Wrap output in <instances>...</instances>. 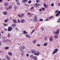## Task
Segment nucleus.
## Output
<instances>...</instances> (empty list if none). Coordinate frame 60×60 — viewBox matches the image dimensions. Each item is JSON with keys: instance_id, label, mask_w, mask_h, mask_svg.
I'll return each instance as SVG.
<instances>
[{"instance_id": "nucleus-1", "label": "nucleus", "mask_w": 60, "mask_h": 60, "mask_svg": "<svg viewBox=\"0 0 60 60\" xmlns=\"http://www.w3.org/2000/svg\"><path fill=\"white\" fill-rule=\"evenodd\" d=\"M25 47L24 46H22L20 47V51L21 52H23V49H25Z\"/></svg>"}, {"instance_id": "nucleus-2", "label": "nucleus", "mask_w": 60, "mask_h": 60, "mask_svg": "<svg viewBox=\"0 0 60 60\" xmlns=\"http://www.w3.org/2000/svg\"><path fill=\"white\" fill-rule=\"evenodd\" d=\"M12 30V27H11L10 26L8 27V30L9 32H10L11 31V30Z\"/></svg>"}, {"instance_id": "nucleus-3", "label": "nucleus", "mask_w": 60, "mask_h": 60, "mask_svg": "<svg viewBox=\"0 0 60 60\" xmlns=\"http://www.w3.org/2000/svg\"><path fill=\"white\" fill-rule=\"evenodd\" d=\"M58 49H55L54 50V51L52 53V54H54L55 53H57V51H58Z\"/></svg>"}, {"instance_id": "nucleus-4", "label": "nucleus", "mask_w": 60, "mask_h": 60, "mask_svg": "<svg viewBox=\"0 0 60 60\" xmlns=\"http://www.w3.org/2000/svg\"><path fill=\"white\" fill-rule=\"evenodd\" d=\"M34 20L35 21H37V16L36 15H35L34 16Z\"/></svg>"}, {"instance_id": "nucleus-5", "label": "nucleus", "mask_w": 60, "mask_h": 60, "mask_svg": "<svg viewBox=\"0 0 60 60\" xmlns=\"http://www.w3.org/2000/svg\"><path fill=\"white\" fill-rule=\"evenodd\" d=\"M21 22L22 23H24L26 21V20L25 19H22L21 20Z\"/></svg>"}, {"instance_id": "nucleus-6", "label": "nucleus", "mask_w": 60, "mask_h": 60, "mask_svg": "<svg viewBox=\"0 0 60 60\" xmlns=\"http://www.w3.org/2000/svg\"><path fill=\"white\" fill-rule=\"evenodd\" d=\"M31 52L33 54H34L36 53V51L35 50H31Z\"/></svg>"}, {"instance_id": "nucleus-7", "label": "nucleus", "mask_w": 60, "mask_h": 60, "mask_svg": "<svg viewBox=\"0 0 60 60\" xmlns=\"http://www.w3.org/2000/svg\"><path fill=\"white\" fill-rule=\"evenodd\" d=\"M59 33V29H57V31L56 32V34H58Z\"/></svg>"}, {"instance_id": "nucleus-8", "label": "nucleus", "mask_w": 60, "mask_h": 60, "mask_svg": "<svg viewBox=\"0 0 60 60\" xmlns=\"http://www.w3.org/2000/svg\"><path fill=\"white\" fill-rule=\"evenodd\" d=\"M6 58L8 60H10V58H9V57L8 55H6L5 56Z\"/></svg>"}, {"instance_id": "nucleus-9", "label": "nucleus", "mask_w": 60, "mask_h": 60, "mask_svg": "<svg viewBox=\"0 0 60 60\" xmlns=\"http://www.w3.org/2000/svg\"><path fill=\"white\" fill-rule=\"evenodd\" d=\"M25 36L27 38H30L29 35L27 34H26Z\"/></svg>"}, {"instance_id": "nucleus-10", "label": "nucleus", "mask_w": 60, "mask_h": 60, "mask_svg": "<svg viewBox=\"0 0 60 60\" xmlns=\"http://www.w3.org/2000/svg\"><path fill=\"white\" fill-rule=\"evenodd\" d=\"M44 6L45 7V8H48V6L45 4L44 3H43Z\"/></svg>"}, {"instance_id": "nucleus-11", "label": "nucleus", "mask_w": 60, "mask_h": 60, "mask_svg": "<svg viewBox=\"0 0 60 60\" xmlns=\"http://www.w3.org/2000/svg\"><path fill=\"white\" fill-rule=\"evenodd\" d=\"M3 14L4 15H7V11H4L3 13Z\"/></svg>"}, {"instance_id": "nucleus-12", "label": "nucleus", "mask_w": 60, "mask_h": 60, "mask_svg": "<svg viewBox=\"0 0 60 60\" xmlns=\"http://www.w3.org/2000/svg\"><path fill=\"white\" fill-rule=\"evenodd\" d=\"M39 54H40V52H37V53H35V55H36V56H39Z\"/></svg>"}, {"instance_id": "nucleus-13", "label": "nucleus", "mask_w": 60, "mask_h": 60, "mask_svg": "<svg viewBox=\"0 0 60 60\" xmlns=\"http://www.w3.org/2000/svg\"><path fill=\"white\" fill-rule=\"evenodd\" d=\"M34 6L36 8H37L38 7V4L36 3L34 4Z\"/></svg>"}, {"instance_id": "nucleus-14", "label": "nucleus", "mask_w": 60, "mask_h": 60, "mask_svg": "<svg viewBox=\"0 0 60 60\" xmlns=\"http://www.w3.org/2000/svg\"><path fill=\"white\" fill-rule=\"evenodd\" d=\"M25 15V14L23 13H22L21 14V18H23L24 17Z\"/></svg>"}, {"instance_id": "nucleus-15", "label": "nucleus", "mask_w": 60, "mask_h": 60, "mask_svg": "<svg viewBox=\"0 0 60 60\" xmlns=\"http://www.w3.org/2000/svg\"><path fill=\"white\" fill-rule=\"evenodd\" d=\"M44 38L45 41H48V38L47 37L45 36Z\"/></svg>"}, {"instance_id": "nucleus-16", "label": "nucleus", "mask_w": 60, "mask_h": 60, "mask_svg": "<svg viewBox=\"0 0 60 60\" xmlns=\"http://www.w3.org/2000/svg\"><path fill=\"white\" fill-rule=\"evenodd\" d=\"M27 1V0H22V2L23 3H26V2Z\"/></svg>"}, {"instance_id": "nucleus-17", "label": "nucleus", "mask_w": 60, "mask_h": 60, "mask_svg": "<svg viewBox=\"0 0 60 60\" xmlns=\"http://www.w3.org/2000/svg\"><path fill=\"white\" fill-rule=\"evenodd\" d=\"M13 21L15 23H17V21H16V20L15 19H14L13 20Z\"/></svg>"}, {"instance_id": "nucleus-18", "label": "nucleus", "mask_w": 60, "mask_h": 60, "mask_svg": "<svg viewBox=\"0 0 60 60\" xmlns=\"http://www.w3.org/2000/svg\"><path fill=\"white\" fill-rule=\"evenodd\" d=\"M48 45V43H45L44 44V46H46Z\"/></svg>"}, {"instance_id": "nucleus-19", "label": "nucleus", "mask_w": 60, "mask_h": 60, "mask_svg": "<svg viewBox=\"0 0 60 60\" xmlns=\"http://www.w3.org/2000/svg\"><path fill=\"white\" fill-rule=\"evenodd\" d=\"M16 24H13L11 26H13V27H15V26H16Z\"/></svg>"}, {"instance_id": "nucleus-20", "label": "nucleus", "mask_w": 60, "mask_h": 60, "mask_svg": "<svg viewBox=\"0 0 60 60\" xmlns=\"http://www.w3.org/2000/svg\"><path fill=\"white\" fill-rule=\"evenodd\" d=\"M8 41V40H4L3 41V42H4V43H6V42L7 41Z\"/></svg>"}, {"instance_id": "nucleus-21", "label": "nucleus", "mask_w": 60, "mask_h": 60, "mask_svg": "<svg viewBox=\"0 0 60 60\" xmlns=\"http://www.w3.org/2000/svg\"><path fill=\"white\" fill-rule=\"evenodd\" d=\"M30 56L31 58H34V56L33 55H30Z\"/></svg>"}, {"instance_id": "nucleus-22", "label": "nucleus", "mask_w": 60, "mask_h": 60, "mask_svg": "<svg viewBox=\"0 0 60 60\" xmlns=\"http://www.w3.org/2000/svg\"><path fill=\"white\" fill-rule=\"evenodd\" d=\"M33 43L34 44H35V43H36V41L35 40H34L33 41Z\"/></svg>"}, {"instance_id": "nucleus-23", "label": "nucleus", "mask_w": 60, "mask_h": 60, "mask_svg": "<svg viewBox=\"0 0 60 60\" xmlns=\"http://www.w3.org/2000/svg\"><path fill=\"white\" fill-rule=\"evenodd\" d=\"M8 55H10V56H12V53L11 52H8Z\"/></svg>"}, {"instance_id": "nucleus-24", "label": "nucleus", "mask_w": 60, "mask_h": 60, "mask_svg": "<svg viewBox=\"0 0 60 60\" xmlns=\"http://www.w3.org/2000/svg\"><path fill=\"white\" fill-rule=\"evenodd\" d=\"M17 8V7L16 6H15L14 9L16 11Z\"/></svg>"}, {"instance_id": "nucleus-25", "label": "nucleus", "mask_w": 60, "mask_h": 60, "mask_svg": "<svg viewBox=\"0 0 60 60\" xmlns=\"http://www.w3.org/2000/svg\"><path fill=\"white\" fill-rule=\"evenodd\" d=\"M54 38H58V36L56 35H55L54 36Z\"/></svg>"}, {"instance_id": "nucleus-26", "label": "nucleus", "mask_w": 60, "mask_h": 60, "mask_svg": "<svg viewBox=\"0 0 60 60\" xmlns=\"http://www.w3.org/2000/svg\"><path fill=\"white\" fill-rule=\"evenodd\" d=\"M9 49V47H5V49L6 50L7 49Z\"/></svg>"}, {"instance_id": "nucleus-27", "label": "nucleus", "mask_w": 60, "mask_h": 60, "mask_svg": "<svg viewBox=\"0 0 60 60\" xmlns=\"http://www.w3.org/2000/svg\"><path fill=\"white\" fill-rule=\"evenodd\" d=\"M23 33L24 34H27V33L25 30L23 31Z\"/></svg>"}, {"instance_id": "nucleus-28", "label": "nucleus", "mask_w": 60, "mask_h": 60, "mask_svg": "<svg viewBox=\"0 0 60 60\" xmlns=\"http://www.w3.org/2000/svg\"><path fill=\"white\" fill-rule=\"evenodd\" d=\"M4 5L5 6H7L8 5V4L7 3H6L4 4Z\"/></svg>"}, {"instance_id": "nucleus-29", "label": "nucleus", "mask_w": 60, "mask_h": 60, "mask_svg": "<svg viewBox=\"0 0 60 60\" xmlns=\"http://www.w3.org/2000/svg\"><path fill=\"white\" fill-rule=\"evenodd\" d=\"M7 37L8 38H10V33H9L8 35H7Z\"/></svg>"}, {"instance_id": "nucleus-30", "label": "nucleus", "mask_w": 60, "mask_h": 60, "mask_svg": "<svg viewBox=\"0 0 60 60\" xmlns=\"http://www.w3.org/2000/svg\"><path fill=\"white\" fill-rule=\"evenodd\" d=\"M57 22V23H59V22L60 23V18L58 19Z\"/></svg>"}, {"instance_id": "nucleus-31", "label": "nucleus", "mask_w": 60, "mask_h": 60, "mask_svg": "<svg viewBox=\"0 0 60 60\" xmlns=\"http://www.w3.org/2000/svg\"><path fill=\"white\" fill-rule=\"evenodd\" d=\"M59 16V14L58 13H57L56 15V17H58Z\"/></svg>"}, {"instance_id": "nucleus-32", "label": "nucleus", "mask_w": 60, "mask_h": 60, "mask_svg": "<svg viewBox=\"0 0 60 60\" xmlns=\"http://www.w3.org/2000/svg\"><path fill=\"white\" fill-rule=\"evenodd\" d=\"M49 41H53V39L51 38L49 39Z\"/></svg>"}, {"instance_id": "nucleus-33", "label": "nucleus", "mask_w": 60, "mask_h": 60, "mask_svg": "<svg viewBox=\"0 0 60 60\" xmlns=\"http://www.w3.org/2000/svg\"><path fill=\"white\" fill-rule=\"evenodd\" d=\"M17 5H19L20 4V3H19V2H17Z\"/></svg>"}, {"instance_id": "nucleus-34", "label": "nucleus", "mask_w": 60, "mask_h": 60, "mask_svg": "<svg viewBox=\"0 0 60 60\" xmlns=\"http://www.w3.org/2000/svg\"><path fill=\"white\" fill-rule=\"evenodd\" d=\"M8 8L9 9H11L12 8V6L11 5H10L9 6Z\"/></svg>"}, {"instance_id": "nucleus-35", "label": "nucleus", "mask_w": 60, "mask_h": 60, "mask_svg": "<svg viewBox=\"0 0 60 60\" xmlns=\"http://www.w3.org/2000/svg\"><path fill=\"white\" fill-rule=\"evenodd\" d=\"M33 58L34 60H36V57L35 56H34V57Z\"/></svg>"}, {"instance_id": "nucleus-36", "label": "nucleus", "mask_w": 60, "mask_h": 60, "mask_svg": "<svg viewBox=\"0 0 60 60\" xmlns=\"http://www.w3.org/2000/svg\"><path fill=\"white\" fill-rule=\"evenodd\" d=\"M3 25L5 26H8V24H6L5 23H3Z\"/></svg>"}, {"instance_id": "nucleus-37", "label": "nucleus", "mask_w": 60, "mask_h": 60, "mask_svg": "<svg viewBox=\"0 0 60 60\" xmlns=\"http://www.w3.org/2000/svg\"><path fill=\"white\" fill-rule=\"evenodd\" d=\"M36 2L37 3H39V2H40V0H36Z\"/></svg>"}, {"instance_id": "nucleus-38", "label": "nucleus", "mask_w": 60, "mask_h": 60, "mask_svg": "<svg viewBox=\"0 0 60 60\" xmlns=\"http://www.w3.org/2000/svg\"><path fill=\"white\" fill-rule=\"evenodd\" d=\"M58 10H57L55 11V14H56V13H58Z\"/></svg>"}, {"instance_id": "nucleus-39", "label": "nucleus", "mask_w": 60, "mask_h": 60, "mask_svg": "<svg viewBox=\"0 0 60 60\" xmlns=\"http://www.w3.org/2000/svg\"><path fill=\"white\" fill-rule=\"evenodd\" d=\"M34 31H35V30H34V29L31 32V34H33V32H34Z\"/></svg>"}, {"instance_id": "nucleus-40", "label": "nucleus", "mask_w": 60, "mask_h": 60, "mask_svg": "<svg viewBox=\"0 0 60 60\" xmlns=\"http://www.w3.org/2000/svg\"><path fill=\"white\" fill-rule=\"evenodd\" d=\"M41 29L42 31H43V30H44V29L42 27H41Z\"/></svg>"}, {"instance_id": "nucleus-41", "label": "nucleus", "mask_w": 60, "mask_h": 60, "mask_svg": "<svg viewBox=\"0 0 60 60\" xmlns=\"http://www.w3.org/2000/svg\"><path fill=\"white\" fill-rule=\"evenodd\" d=\"M54 18V17L52 16H50L49 18H48V19H51V18Z\"/></svg>"}, {"instance_id": "nucleus-42", "label": "nucleus", "mask_w": 60, "mask_h": 60, "mask_svg": "<svg viewBox=\"0 0 60 60\" xmlns=\"http://www.w3.org/2000/svg\"><path fill=\"white\" fill-rule=\"evenodd\" d=\"M4 22H8V20H7L5 19L4 21Z\"/></svg>"}, {"instance_id": "nucleus-43", "label": "nucleus", "mask_w": 60, "mask_h": 60, "mask_svg": "<svg viewBox=\"0 0 60 60\" xmlns=\"http://www.w3.org/2000/svg\"><path fill=\"white\" fill-rule=\"evenodd\" d=\"M54 3H52V4H51V6H54Z\"/></svg>"}, {"instance_id": "nucleus-44", "label": "nucleus", "mask_w": 60, "mask_h": 60, "mask_svg": "<svg viewBox=\"0 0 60 60\" xmlns=\"http://www.w3.org/2000/svg\"><path fill=\"white\" fill-rule=\"evenodd\" d=\"M42 9L43 11H44V10H45V8H42Z\"/></svg>"}, {"instance_id": "nucleus-45", "label": "nucleus", "mask_w": 60, "mask_h": 60, "mask_svg": "<svg viewBox=\"0 0 60 60\" xmlns=\"http://www.w3.org/2000/svg\"><path fill=\"white\" fill-rule=\"evenodd\" d=\"M32 1L31 0L29 1H28V2L29 4H30V3H31Z\"/></svg>"}, {"instance_id": "nucleus-46", "label": "nucleus", "mask_w": 60, "mask_h": 60, "mask_svg": "<svg viewBox=\"0 0 60 60\" xmlns=\"http://www.w3.org/2000/svg\"><path fill=\"white\" fill-rule=\"evenodd\" d=\"M37 46H40L41 45L39 44H38L36 45Z\"/></svg>"}, {"instance_id": "nucleus-47", "label": "nucleus", "mask_w": 60, "mask_h": 60, "mask_svg": "<svg viewBox=\"0 0 60 60\" xmlns=\"http://www.w3.org/2000/svg\"><path fill=\"white\" fill-rule=\"evenodd\" d=\"M29 54H26V56L27 57H28L29 56Z\"/></svg>"}, {"instance_id": "nucleus-48", "label": "nucleus", "mask_w": 60, "mask_h": 60, "mask_svg": "<svg viewBox=\"0 0 60 60\" xmlns=\"http://www.w3.org/2000/svg\"><path fill=\"white\" fill-rule=\"evenodd\" d=\"M18 17H21V15H20L19 14H18Z\"/></svg>"}, {"instance_id": "nucleus-49", "label": "nucleus", "mask_w": 60, "mask_h": 60, "mask_svg": "<svg viewBox=\"0 0 60 60\" xmlns=\"http://www.w3.org/2000/svg\"><path fill=\"white\" fill-rule=\"evenodd\" d=\"M56 31H54L53 32V34H56Z\"/></svg>"}, {"instance_id": "nucleus-50", "label": "nucleus", "mask_w": 60, "mask_h": 60, "mask_svg": "<svg viewBox=\"0 0 60 60\" xmlns=\"http://www.w3.org/2000/svg\"><path fill=\"white\" fill-rule=\"evenodd\" d=\"M21 56H23V53H22L21 54Z\"/></svg>"}, {"instance_id": "nucleus-51", "label": "nucleus", "mask_w": 60, "mask_h": 60, "mask_svg": "<svg viewBox=\"0 0 60 60\" xmlns=\"http://www.w3.org/2000/svg\"><path fill=\"white\" fill-rule=\"evenodd\" d=\"M40 21H43V19H40Z\"/></svg>"}, {"instance_id": "nucleus-52", "label": "nucleus", "mask_w": 60, "mask_h": 60, "mask_svg": "<svg viewBox=\"0 0 60 60\" xmlns=\"http://www.w3.org/2000/svg\"><path fill=\"white\" fill-rule=\"evenodd\" d=\"M57 13H58L59 14H60V11H58Z\"/></svg>"}, {"instance_id": "nucleus-53", "label": "nucleus", "mask_w": 60, "mask_h": 60, "mask_svg": "<svg viewBox=\"0 0 60 60\" xmlns=\"http://www.w3.org/2000/svg\"><path fill=\"white\" fill-rule=\"evenodd\" d=\"M34 8V7H33L31 8L30 9H33Z\"/></svg>"}, {"instance_id": "nucleus-54", "label": "nucleus", "mask_w": 60, "mask_h": 60, "mask_svg": "<svg viewBox=\"0 0 60 60\" xmlns=\"http://www.w3.org/2000/svg\"><path fill=\"white\" fill-rule=\"evenodd\" d=\"M18 23H20V20H19V19L18 20Z\"/></svg>"}, {"instance_id": "nucleus-55", "label": "nucleus", "mask_w": 60, "mask_h": 60, "mask_svg": "<svg viewBox=\"0 0 60 60\" xmlns=\"http://www.w3.org/2000/svg\"><path fill=\"white\" fill-rule=\"evenodd\" d=\"M9 8H7V11H8V10H9Z\"/></svg>"}, {"instance_id": "nucleus-56", "label": "nucleus", "mask_w": 60, "mask_h": 60, "mask_svg": "<svg viewBox=\"0 0 60 60\" xmlns=\"http://www.w3.org/2000/svg\"><path fill=\"white\" fill-rule=\"evenodd\" d=\"M42 10H41V9H40L39 10V11H41Z\"/></svg>"}, {"instance_id": "nucleus-57", "label": "nucleus", "mask_w": 60, "mask_h": 60, "mask_svg": "<svg viewBox=\"0 0 60 60\" xmlns=\"http://www.w3.org/2000/svg\"><path fill=\"white\" fill-rule=\"evenodd\" d=\"M25 5L26 6H28V5L26 4H25Z\"/></svg>"}, {"instance_id": "nucleus-58", "label": "nucleus", "mask_w": 60, "mask_h": 60, "mask_svg": "<svg viewBox=\"0 0 60 60\" xmlns=\"http://www.w3.org/2000/svg\"><path fill=\"white\" fill-rule=\"evenodd\" d=\"M6 20H9V18H7L6 19Z\"/></svg>"}, {"instance_id": "nucleus-59", "label": "nucleus", "mask_w": 60, "mask_h": 60, "mask_svg": "<svg viewBox=\"0 0 60 60\" xmlns=\"http://www.w3.org/2000/svg\"><path fill=\"white\" fill-rule=\"evenodd\" d=\"M15 1L16 2H17L19 1V0H16Z\"/></svg>"}, {"instance_id": "nucleus-60", "label": "nucleus", "mask_w": 60, "mask_h": 60, "mask_svg": "<svg viewBox=\"0 0 60 60\" xmlns=\"http://www.w3.org/2000/svg\"><path fill=\"white\" fill-rule=\"evenodd\" d=\"M2 38L3 39H5V37H2Z\"/></svg>"}, {"instance_id": "nucleus-61", "label": "nucleus", "mask_w": 60, "mask_h": 60, "mask_svg": "<svg viewBox=\"0 0 60 60\" xmlns=\"http://www.w3.org/2000/svg\"><path fill=\"white\" fill-rule=\"evenodd\" d=\"M3 1L2 0H0V3H1V2Z\"/></svg>"}, {"instance_id": "nucleus-62", "label": "nucleus", "mask_w": 60, "mask_h": 60, "mask_svg": "<svg viewBox=\"0 0 60 60\" xmlns=\"http://www.w3.org/2000/svg\"><path fill=\"white\" fill-rule=\"evenodd\" d=\"M30 13L29 12L27 14L28 15H30Z\"/></svg>"}, {"instance_id": "nucleus-63", "label": "nucleus", "mask_w": 60, "mask_h": 60, "mask_svg": "<svg viewBox=\"0 0 60 60\" xmlns=\"http://www.w3.org/2000/svg\"><path fill=\"white\" fill-rule=\"evenodd\" d=\"M58 6H60V3L58 4Z\"/></svg>"}, {"instance_id": "nucleus-64", "label": "nucleus", "mask_w": 60, "mask_h": 60, "mask_svg": "<svg viewBox=\"0 0 60 60\" xmlns=\"http://www.w3.org/2000/svg\"><path fill=\"white\" fill-rule=\"evenodd\" d=\"M15 29H16V30H18V28H15Z\"/></svg>"}]
</instances>
